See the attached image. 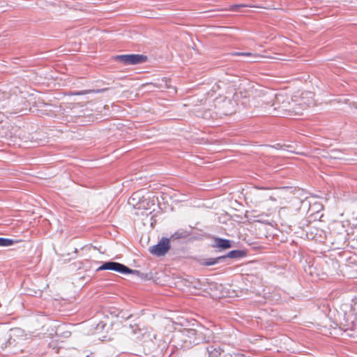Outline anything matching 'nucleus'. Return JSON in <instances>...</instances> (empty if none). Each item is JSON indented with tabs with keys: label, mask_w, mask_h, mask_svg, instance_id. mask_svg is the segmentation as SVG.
<instances>
[{
	"label": "nucleus",
	"mask_w": 357,
	"mask_h": 357,
	"mask_svg": "<svg viewBox=\"0 0 357 357\" xmlns=\"http://www.w3.org/2000/svg\"><path fill=\"white\" fill-rule=\"evenodd\" d=\"M220 293H225V294H222V295H220V296H211L215 299H218V298H227V297L231 296L228 295V293H229V291H220Z\"/></svg>",
	"instance_id": "18"
},
{
	"label": "nucleus",
	"mask_w": 357,
	"mask_h": 357,
	"mask_svg": "<svg viewBox=\"0 0 357 357\" xmlns=\"http://www.w3.org/2000/svg\"><path fill=\"white\" fill-rule=\"evenodd\" d=\"M313 104L314 102L312 100H310L309 102L306 103L303 101V98H301L300 101L292 100L289 115H288V116L301 115L304 110L307 109L310 105Z\"/></svg>",
	"instance_id": "7"
},
{
	"label": "nucleus",
	"mask_w": 357,
	"mask_h": 357,
	"mask_svg": "<svg viewBox=\"0 0 357 357\" xmlns=\"http://www.w3.org/2000/svg\"><path fill=\"white\" fill-rule=\"evenodd\" d=\"M108 89H109L108 88H104V89H97V90H95V89L83 90V91H80L70 92L69 95L80 96V95H85V94H89V93H102L104 91H106Z\"/></svg>",
	"instance_id": "11"
},
{
	"label": "nucleus",
	"mask_w": 357,
	"mask_h": 357,
	"mask_svg": "<svg viewBox=\"0 0 357 357\" xmlns=\"http://www.w3.org/2000/svg\"><path fill=\"white\" fill-rule=\"evenodd\" d=\"M292 99L286 94H275L274 102L271 105L270 114L279 116H288Z\"/></svg>",
	"instance_id": "1"
},
{
	"label": "nucleus",
	"mask_w": 357,
	"mask_h": 357,
	"mask_svg": "<svg viewBox=\"0 0 357 357\" xmlns=\"http://www.w3.org/2000/svg\"><path fill=\"white\" fill-rule=\"evenodd\" d=\"M114 59L125 65H135L146 61L147 56L143 54H123L114 56Z\"/></svg>",
	"instance_id": "5"
},
{
	"label": "nucleus",
	"mask_w": 357,
	"mask_h": 357,
	"mask_svg": "<svg viewBox=\"0 0 357 357\" xmlns=\"http://www.w3.org/2000/svg\"><path fill=\"white\" fill-rule=\"evenodd\" d=\"M223 261L224 257L220 256L215 258L204 259L201 261L200 264L205 266H209Z\"/></svg>",
	"instance_id": "12"
},
{
	"label": "nucleus",
	"mask_w": 357,
	"mask_h": 357,
	"mask_svg": "<svg viewBox=\"0 0 357 357\" xmlns=\"http://www.w3.org/2000/svg\"><path fill=\"white\" fill-rule=\"evenodd\" d=\"M190 236V231L183 229H180L171 236V239L177 240V239L186 238L189 237Z\"/></svg>",
	"instance_id": "10"
},
{
	"label": "nucleus",
	"mask_w": 357,
	"mask_h": 357,
	"mask_svg": "<svg viewBox=\"0 0 357 357\" xmlns=\"http://www.w3.org/2000/svg\"><path fill=\"white\" fill-rule=\"evenodd\" d=\"M289 147H291V146L286 145V144L281 146V149H282L283 150H284L286 148H289Z\"/></svg>",
	"instance_id": "19"
},
{
	"label": "nucleus",
	"mask_w": 357,
	"mask_h": 357,
	"mask_svg": "<svg viewBox=\"0 0 357 357\" xmlns=\"http://www.w3.org/2000/svg\"><path fill=\"white\" fill-rule=\"evenodd\" d=\"M311 268H312L311 267H310V268H309V269H310V275H312V271H311Z\"/></svg>",
	"instance_id": "21"
},
{
	"label": "nucleus",
	"mask_w": 357,
	"mask_h": 357,
	"mask_svg": "<svg viewBox=\"0 0 357 357\" xmlns=\"http://www.w3.org/2000/svg\"><path fill=\"white\" fill-rule=\"evenodd\" d=\"M105 270L114 271L121 274H132L142 280L146 278V275L141 273L139 271L132 270L124 264L116 261L104 262L96 271H100Z\"/></svg>",
	"instance_id": "2"
},
{
	"label": "nucleus",
	"mask_w": 357,
	"mask_h": 357,
	"mask_svg": "<svg viewBox=\"0 0 357 357\" xmlns=\"http://www.w3.org/2000/svg\"><path fill=\"white\" fill-rule=\"evenodd\" d=\"M16 241L13 239L0 237V246L8 247L13 245Z\"/></svg>",
	"instance_id": "14"
},
{
	"label": "nucleus",
	"mask_w": 357,
	"mask_h": 357,
	"mask_svg": "<svg viewBox=\"0 0 357 357\" xmlns=\"http://www.w3.org/2000/svg\"><path fill=\"white\" fill-rule=\"evenodd\" d=\"M183 333L188 337L195 336L196 335V331L195 329H185Z\"/></svg>",
	"instance_id": "16"
},
{
	"label": "nucleus",
	"mask_w": 357,
	"mask_h": 357,
	"mask_svg": "<svg viewBox=\"0 0 357 357\" xmlns=\"http://www.w3.org/2000/svg\"><path fill=\"white\" fill-rule=\"evenodd\" d=\"M169 239L162 238L158 244L149 248L150 252L155 256H164L170 249Z\"/></svg>",
	"instance_id": "6"
},
{
	"label": "nucleus",
	"mask_w": 357,
	"mask_h": 357,
	"mask_svg": "<svg viewBox=\"0 0 357 357\" xmlns=\"http://www.w3.org/2000/svg\"><path fill=\"white\" fill-rule=\"evenodd\" d=\"M275 94L268 90H255L252 102L255 107L268 108V112L272 110L271 105L274 102Z\"/></svg>",
	"instance_id": "3"
},
{
	"label": "nucleus",
	"mask_w": 357,
	"mask_h": 357,
	"mask_svg": "<svg viewBox=\"0 0 357 357\" xmlns=\"http://www.w3.org/2000/svg\"><path fill=\"white\" fill-rule=\"evenodd\" d=\"M246 256V252L241 250H234L229 252L227 255H222L224 261L227 258L230 259H241Z\"/></svg>",
	"instance_id": "9"
},
{
	"label": "nucleus",
	"mask_w": 357,
	"mask_h": 357,
	"mask_svg": "<svg viewBox=\"0 0 357 357\" xmlns=\"http://www.w3.org/2000/svg\"><path fill=\"white\" fill-rule=\"evenodd\" d=\"M342 330L349 337H357V317L354 314H348L341 323Z\"/></svg>",
	"instance_id": "4"
},
{
	"label": "nucleus",
	"mask_w": 357,
	"mask_h": 357,
	"mask_svg": "<svg viewBox=\"0 0 357 357\" xmlns=\"http://www.w3.org/2000/svg\"><path fill=\"white\" fill-rule=\"evenodd\" d=\"M146 334V332L142 333V338H143Z\"/></svg>",
	"instance_id": "20"
},
{
	"label": "nucleus",
	"mask_w": 357,
	"mask_h": 357,
	"mask_svg": "<svg viewBox=\"0 0 357 357\" xmlns=\"http://www.w3.org/2000/svg\"><path fill=\"white\" fill-rule=\"evenodd\" d=\"M248 5H245V4H235V5L230 6L229 8H228V10H231V11L238 12V11H239L240 8H244V7H248Z\"/></svg>",
	"instance_id": "15"
},
{
	"label": "nucleus",
	"mask_w": 357,
	"mask_h": 357,
	"mask_svg": "<svg viewBox=\"0 0 357 357\" xmlns=\"http://www.w3.org/2000/svg\"><path fill=\"white\" fill-rule=\"evenodd\" d=\"M232 54L234 55V56H247L253 57V59H251L250 61V62H255V61H256V59L261 57L259 54H252L251 52H237L233 53Z\"/></svg>",
	"instance_id": "13"
},
{
	"label": "nucleus",
	"mask_w": 357,
	"mask_h": 357,
	"mask_svg": "<svg viewBox=\"0 0 357 357\" xmlns=\"http://www.w3.org/2000/svg\"><path fill=\"white\" fill-rule=\"evenodd\" d=\"M215 243L213 245V247L218 248L222 250L231 248L232 247L231 241L229 239L215 238Z\"/></svg>",
	"instance_id": "8"
},
{
	"label": "nucleus",
	"mask_w": 357,
	"mask_h": 357,
	"mask_svg": "<svg viewBox=\"0 0 357 357\" xmlns=\"http://www.w3.org/2000/svg\"><path fill=\"white\" fill-rule=\"evenodd\" d=\"M291 201L298 207H301V205L303 204V201L302 199H300L297 197H294L291 199Z\"/></svg>",
	"instance_id": "17"
}]
</instances>
